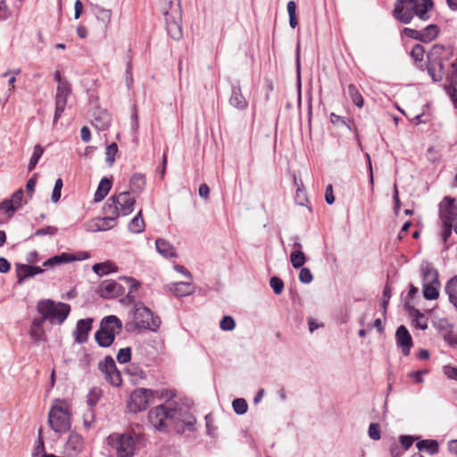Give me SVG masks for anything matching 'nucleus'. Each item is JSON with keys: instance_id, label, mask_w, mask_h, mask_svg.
<instances>
[{"instance_id": "1", "label": "nucleus", "mask_w": 457, "mask_h": 457, "mask_svg": "<svg viewBox=\"0 0 457 457\" xmlns=\"http://www.w3.org/2000/svg\"><path fill=\"white\" fill-rule=\"evenodd\" d=\"M453 55L452 46L435 45L428 54V72L435 82H439L445 75V62Z\"/></svg>"}, {"instance_id": "2", "label": "nucleus", "mask_w": 457, "mask_h": 457, "mask_svg": "<svg viewBox=\"0 0 457 457\" xmlns=\"http://www.w3.org/2000/svg\"><path fill=\"white\" fill-rule=\"evenodd\" d=\"M37 311L51 324L61 325L69 316L71 307L68 303L46 299L37 302Z\"/></svg>"}, {"instance_id": "3", "label": "nucleus", "mask_w": 457, "mask_h": 457, "mask_svg": "<svg viewBox=\"0 0 457 457\" xmlns=\"http://www.w3.org/2000/svg\"><path fill=\"white\" fill-rule=\"evenodd\" d=\"M122 330V323L115 315L104 317L101 322L99 329L95 334V339L100 347H109L113 343L116 335Z\"/></svg>"}, {"instance_id": "4", "label": "nucleus", "mask_w": 457, "mask_h": 457, "mask_svg": "<svg viewBox=\"0 0 457 457\" xmlns=\"http://www.w3.org/2000/svg\"><path fill=\"white\" fill-rule=\"evenodd\" d=\"M133 319L137 328L149 329L156 332L161 325V319L143 303H135L132 309Z\"/></svg>"}, {"instance_id": "5", "label": "nucleus", "mask_w": 457, "mask_h": 457, "mask_svg": "<svg viewBox=\"0 0 457 457\" xmlns=\"http://www.w3.org/2000/svg\"><path fill=\"white\" fill-rule=\"evenodd\" d=\"M172 405L174 403L160 404L148 412V420L156 430L165 432L169 425L172 426V415L176 413Z\"/></svg>"}, {"instance_id": "6", "label": "nucleus", "mask_w": 457, "mask_h": 457, "mask_svg": "<svg viewBox=\"0 0 457 457\" xmlns=\"http://www.w3.org/2000/svg\"><path fill=\"white\" fill-rule=\"evenodd\" d=\"M135 203L129 192H120L109 197L104 204L109 213L127 216L133 212Z\"/></svg>"}, {"instance_id": "7", "label": "nucleus", "mask_w": 457, "mask_h": 457, "mask_svg": "<svg viewBox=\"0 0 457 457\" xmlns=\"http://www.w3.org/2000/svg\"><path fill=\"white\" fill-rule=\"evenodd\" d=\"M106 443L115 451L117 457H132L135 452V441L132 436L124 433H113L106 438Z\"/></svg>"}, {"instance_id": "8", "label": "nucleus", "mask_w": 457, "mask_h": 457, "mask_svg": "<svg viewBox=\"0 0 457 457\" xmlns=\"http://www.w3.org/2000/svg\"><path fill=\"white\" fill-rule=\"evenodd\" d=\"M48 423L55 433L63 434L69 431L71 424L67 408L62 405H54L48 413Z\"/></svg>"}, {"instance_id": "9", "label": "nucleus", "mask_w": 457, "mask_h": 457, "mask_svg": "<svg viewBox=\"0 0 457 457\" xmlns=\"http://www.w3.org/2000/svg\"><path fill=\"white\" fill-rule=\"evenodd\" d=\"M172 409L176 412L172 415V426L177 433L184 434L187 431L193 432L195 430L196 420L189 411L179 408L176 403L172 405Z\"/></svg>"}, {"instance_id": "10", "label": "nucleus", "mask_w": 457, "mask_h": 457, "mask_svg": "<svg viewBox=\"0 0 457 457\" xmlns=\"http://www.w3.org/2000/svg\"><path fill=\"white\" fill-rule=\"evenodd\" d=\"M153 397L154 392L151 389L137 388L130 394L127 408L133 413L144 411L148 407Z\"/></svg>"}, {"instance_id": "11", "label": "nucleus", "mask_w": 457, "mask_h": 457, "mask_svg": "<svg viewBox=\"0 0 457 457\" xmlns=\"http://www.w3.org/2000/svg\"><path fill=\"white\" fill-rule=\"evenodd\" d=\"M98 369L104 374L105 380L110 385L116 387L121 386V375L112 356H105L104 359L98 363Z\"/></svg>"}, {"instance_id": "12", "label": "nucleus", "mask_w": 457, "mask_h": 457, "mask_svg": "<svg viewBox=\"0 0 457 457\" xmlns=\"http://www.w3.org/2000/svg\"><path fill=\"white\" fill-rule=\"evenodd\" d=\"M417 0H397L393 11L394 17L402 23L408 24L411 21Z\"/></svg>"}, {"instance_id": "13", "label": "nucleus", "mask_w": 457, "mask_h": 457, "mask_svg": "<svg viewBox=\"0 0 457 457\" xmlns=\"http://www.w3.org/2000/svg\"><path fill=\"white\" fill-rule=\"evenodd\" d=\"M96 292L102 298L111 299L124 295L125 289L115 280L105 279L99 284Z\"/></svg>"}, {"instance_id": "14", "label": "nucleus", "mask_w": 457, "mask_h": 457, "mask_svg": "<svg viewBox=\"0 0 457 457\" xmlns=\"http://www.w3.org/2000/svg\"><path fill=\"white\" fill-rule=\"evenodd\" d=\"M70 93L71 87L69 84H61L57 86L54 122H56L64 112L67 104V97Z\"/></svg>"}, {"instance_id": "15", "label": "nucleus", "mask_w": 457, "mask_h": 457, "mask_svg": "<svg viewBox=\"0 0 457 457\" xmlns=\"http://www.w3.org/2000/svg\"><path fill=\"white\" fill-rule=\"evenodd\" d=\"M103 212L105 215L103 218L96 219L89 227L91 231H105L115 226V221L119 216L114 213L111 214L106 210V204L103 207Z\"/></svg>"}, {"instance_id": "16", "label": "nucleus", "mask_w": 457, "mask_h": 457, "mask_svg": "<svg viewBox=\"0 0 457 457\" xmlns=\"http://www.w3.org/2000/svg\"><path fill=\"white\" fill-rule=\"evenodd\" d=\"M396 344L404 356L410 354L412 346V338L405 326L401 325L397 328L395 332Z\"/></svg>"}, {"instance_id": "17", "label": "nucleus", "mask_w": 457, "mask_h": 457, "mask_svg": "<svg viewBox=\"0 0 457 457\" xmlns=\"http://www.w3.org/2000/svg\"><path fill=\"white\" fill-rule=\"evenodd\" d=\"M228 104L238 111H245L248 107V102L242 94L239 82L231 86V94L228 98Z\"/></svg>"}, {"instance_id": "18", "label": "nucleus", "mask_w": 457, "mask_h": 457, "mask_svg": "<svg viewBox=\"0 0 457 457\" xmlns=\"http://www.w3.org/2000/svg\"><path fill=\"white\" fill-rule=\"evenodd\" d=\"M93 319L87 318L78 320L76 329L73 331L75 341L78 344H84L87 341L88 333L92 328Z\"/></svg>"}, {"instance_id": "19", "label": "nucleus", "mask_w": 457, "mask_h": 457, "mask_svg": "<svg viewBox=\"0 0 457 457\" xmlns=\"http://www.w3.org/2000/svg\"><path fill=\"white\" fill-rule=\"evenodd\" d=\"M17 282L21 285L25 279L33 278L37 274L44 272V270L38 266L16 263Z\"/></svg>"}, {"instance_id": "20", "label": "nucleus", "mask_w": 457, "mask_h": 457, "mask_svg": "<svg viewBox=\"0 0 457 457\" xmlns=\"http://www.w3.org/2000/svg\"><path fill=\"white\" fill-rule=\"evenodd\" d=\"M83 445V437L79 434L72 432L64 445V452L71 456H75L82 451Z\"/></svg>"}, {"instance_id": "21", "label": "nucleus", "mask_w": 457, "mask_h": 457, "mask_svg": "<svg viewBox=\"0 0 457 457\" xmlns=\"http://www.w3.org/2000/svg\"><path fill=\"white\" fill-rule=\"evenodd\" d=\"M111 115L106 110L97 109L94 112L92 125L98 130L104 131L111 125Z\"/></svg>"}, {"instance_id": "22", "label": "nucleus", "mask_w": 457, "mask_h": 457, "mask_svg": "<svg viewBox=\"0 0 457 457\" xmlns=\"http://www.w3.org/2000/svg\"><path fill=\"white\" fill-rule=\"evenodd\" d=\"M421 277L423 284L436 285L440 284L438 279V272L429 262L422 263Z\"/></svg>"}, {"instance_id": "23", "label": "nucleus", "mask_w": 457, "mask_h": 457, "mask_svg": "<svg viewBox=\"0 0 457 457\" xmlns=\"http://www.w3.org/2000/svg\"><path fill=\"white\" fill-rule=\"evenodd\" d=\"M177 16L178 15L175 14L165 16L167 32L169 36L174 40H179L182 37V28L179 22L174 21Z\"/></svg>"}, {"instance_id": "24", "label": "nucleus", "mask_w": 457, "mask_h": 457, "mask_svg": "<svg viewBox=\"0 0 457 457\" xmlns=\"http://www.w3.org/2000/svg\"><path fill=\"white\" fill-rule=\"evenodd\" d=\"M169 289L177 297H183L193 294L194 286L190 282H177L169 285Z\"/></svg>"}, {"instance_id": "25", "label": "nucleus", "mask_w": 457, "mask_h": 457, "mask_svg": "<svg viewBox=\"0 0 457 457\" xmlns=\"http://www.w3.org/2000/svg\"><path fill=\"white\" fill-rule=\"evenodd\" d=\"M162 12L164 16L170 14L180 15V0H160Z\"/></svg>"}, {"instance_id": "26", "label": "nucleus", "mask_w": 457, "mask_h": 457, "mask_svg": "<svg viewBox=\"0 0 457 457\" xmlns=\"http://www.w3.org/2000/svg\"><path fill=\"white\" fill-rule=\"evenodd\" d=\"M157 252L165 258H172L176 256V251L168 241L158 238L155 241Z\"/></svg>"}, {"instance_id": "27", "label": "nucleus", "mask_w": 457, "mask_h": 457, "mask_svg": "<svg viewBox=\"0 0 457 457\" xmlns=\"http://www.w3.org/2000/svg\"><path fill=\"white\" fill-rule=\"evenodd\" d=\"M409 313L413 318L414 326L421 330L428 328V319L415 307H409Z\"/></svg>"}, {"instance_id": "28", "label": "nucleus", "mask_w": 457, "mask_h": 457, "mask_svg": "<svg viewBox=\"0 0 457 457\" xmlns=\"http://www.w3.org/2000/svg\"><path fill=\"white\" fill-rule=\"evenodd\" d=\"M112 188V180L106 177L103 178L98 185V187L95 193V202H101L108 195Z\"/></svg>"}, {"instance_id": "29", "label": "nucleus", "mask_w": 457, "mask_h": 457, "mask_svg": "<svg viewBox=\"0 0 457 457\" xmlns=\"http://www.w3.org/2000/svg\"><path fill=\"white\" fill-rule=\"evenodd\" d=\"M445 200L448 202L449 206L446 208V210L440 211L441 220L444 224V227L449 226V227L453 228V215H454L453 209L454 200L450 197H445Z\"/></svg>"}, {"instance_id": "30", "label": "nucleus", "mask_w": 457, "mask_h": 457, "mask_svg": "<svg viewBox=\"0 0 457 457\" xmlns=\"http://www.w3.org/2000/svg\"><path fill=\"white\" fill-rule=\"evenodd\" d=\"M93 271L98 276L108 275L118 270V267L111 261L96 263L92 267Z\"/></svg>"}, {"instance_id": "31", "label": "nucleus", "mask_w": 457, "mask_h": 457, "mask_svg": "<svg viewBox=\"0 0 457 457\" xmlns=\"http://www.w3.org/2000/svg\"><path fill=\"white\" fill-rule=\"evenodd\" d=\"M433 8L432 0H422L421 3L417 1V7H415L414 15H417L420 20L427 21L429 18L428 12Z\"/></svg>"}, {"instance_id": "32", "label": "nucleus", "mask_w": 457, "mask_h": 457, "mask_svg": "<svg viewBox=\"0 0 457 457\" xmlns=\"http://www.w3.org/2000/svg\"><path fill=\"white\" fill-rule=\"evenodd\" d=\"M419 451H426L430 454L438 453L439 445L438 442L435 439H424L417 442L416 444Z\"/></svg>"}, {"instance_id": "33", "label": "nucleus", "mask_w": 457, "mask_h": 457, "mask_svg": "<svg viewBox=\"0 0 457 457\" xmlns=\"http://www.w3.org/2000/svg\"><path fill=\"white\" fill-rule=\"evenodd\" d=\"M445 293L449 297L450 303L457 308V275L446 283Z\"/></svg>"}, {"instance_id": "34", "label": "nucleus", "mask_w": 457, "mask_h": 457, "mask_svg": "<svg viewBox=\"0 0 457 457\" xmlns=\"http://www.w3.org/2000/svg\"><path fill=\"white\" fill-rule=\"evenodd\" d=\"M128 228L130 232L139 234L145 229V221L142 218V211L140 210L137 215L129 221Z\"/></svg>"}, {"instance_id": "35", "label": "nucleus", "mask_w": 457, "mask_h": 457, "mask_svg": "<svg viewBox=\"0 0 457 457\" xmlns=\"http://www.w3.org/2000/svg\"><path fill=\"white\" fill-rule=\"evenodd\" d=\"M145 178L141 173H135L130 179V189L133 193H140L145 187Z\"/></svg>"}, {"instance_id": "36", "label": "nucleus", "mask_w": 457, "mask_h": 457, "mask_svg": "<svg viewBox=\"0 0 457 457\" xmlns=\"http://www.w3.org/2000/svg\"><path fill=\"white\" fill-rule=\"evenodd\" d=\"M421 32V42L428 43L435 39L438 33L439 29L435 24H430L427 26L424 29L420 30Z\"/></svg>"}, {"instance_id": "37", "label": "nucleus", "mask_w": 457, "mask_h": 457, "mask_svg": "<svg viewBox=\"0 0 457 457\" xmlns=\"http://www.w3.org/2000/svg\"><path fill=\"white\" fill-rule=\"evenodd\" d=\"M439 287L440 284L436 285H428V284H423L422 285V293L423 296L427 300H436L439 296Z\"/></svg>"}, {"instance_id": "38", "label": "nucleus", "mask_w": 457, "mask_h": 457, "mask_svg": "<svg viewBox=\"0 0 457 457\" xmlns=\"http://www.w3.org/2000/svg\"><path fill=\"white\" fill-rule=\"evenodd\" d=\"M94 13L97 19V21L104 23L105 26H108V24L111 21L112 18V12L109 9H104L101 6L96 5L94 7Z\"/></svg>"}, {"instance_id": "39", "label": "nucleus", "mask_w": 457, "mask_h": 457, "mask_svg": "<svg viewBox=\"0 0 457 457\" xmlns=\"http://www.w3.org/2000/svg\"><path fill=\"white\" fill-rule=\"evenodd\" d=\"M347 94L349 95L351 100L356 106H358L359 108H361L363 106V97L359 92L358 88L353 84L348 85Z\"/></svg>"}, {"instance_id": "40", "label": "nucleus", "mask_w": 457, "mask_h": 457, "mask_svg": "<svg viewBox=\"0 0 457 457\" xmlns=\"http://www.w3.org/2000/svg\"><path fill=\"white\" fill-rule=\"evenodd\" d=\"M290 262L295 269H299L303 266L306 262L305 255L302 250H295L290 254Z\"/></svg>"}, {"instance_id": "41", "label": "nucleus", "mask_w": 457, "mask_h": 457, "mask_svg": "<svg viewBox=\"0 0 457 457\" xmlns=\"http://www.w3.org/2000/svg\"><path fill=\"white\" fill-rule=\"evenodd\" d=\"M44 151H45L44 147H42L40 145H36L34 146V150H33L31 158L29 160V165H28L29 171H31L35 169L38 161L40 160L41 156L43 155Z\"/></svg>"}, {"instance_id": "42", "label": "nucleus", "mask_w": 457, "mask_h": 457, "mask_svg": "<svg viewBox=\"0 0 457 457\" xmlns=\"http://www.w3.org/2000/svg\"><path fill=\"white\" fill-rule=\"evenodd\" d=\"M118 153V145L116 143H112L106 146L105 149V162L108 166H112L115 162V155Z\"/></svg>"}, {"instance_id": "43", "label": "nucleus", "mask_w": 457, "mask_h": 457, "mask_svg": "<svg viewBox=\"0 0 457 457\" xmlns=\"http://www.w3.org/2000/svg\"><path fill=\"white\" fill-rule=\"evenodd\" d=\"M234 411L238 415H243L247 412L248 404L244 398H236L232 402Z\"/></svg>"}, {"instance_id": "44", "label": "nucleus", "mask_w": 457, "mask_h": 457, "mask_svg": "<svg viewBox=\"0 0 457 457\" xmlns=\"http://www.w3.org/2000/svg\"><path fill=\"white\" fill-rule=\"evenodd\" d=\"M102 395V391L98 387L92 388L88 395H87V403L89 406H95L98 401L100 400Z\"/></svg>"}, {"instance_id": "45", "label": "nucleus", "mask_w": 457, "mask_h": 457, "mask_svg": "<svg viewBox=\"0 0 457 457\" xmlns=\"http://www.w3.org/2000/svg\"><path fill=\"white\" fill-rule=\"evenodd\" d=\"M30 338L34 342L45 341L46 340V333L44 328H35L30 326L29 329Z\"/></svg>"}, {"instance_id": "46", "label": "nucleus", "mask_w": 457, "mask_h": 457, "mask_svg": "<svg viewBox=\"0 0 457 457\" xmlns=\"http://www.w3.org/2000/svg\"><path fill=\"white\" fill-rule=\"evenodd\" d=\"M131 359V348L125 347L119 350L117 353V361L120 364L127 363Z\"/></svg>"}, {"instance_id": "47", "label": "nucleus", "mask_w": 457, "mask_h": 457, "mask_svg": "<svg viewBox=\"0 0 457 457\" xmlns=\"http://www.w3.org/2000/svg\"><path fill=\"white\" fill-rule=\"evenodd\" d=\"M424 54H425V49L420 44H416L415 46H413V47L411 51V56L416 62L423 61Z\"/></svg>"}, {"instance_id": "48", "label": "nucleus", "mask_w": 457, "mask_h": 457, "mask_svg": "<svg viewBox=\"0 0 457 457\" xmlns=\"http://www.w3.org/2000/svg\"><path fill=\"white\" fill-rule=\"evenodd\" d=\"M236 322L231 316H224L220 323V328L224 331H231L235 328Z\"/></svg>"}, {"instance_id": "49", "label": "nucleus", "mask_w": 457, "mask_h": 457, "mask_svg": "<svg viewBox=\"0 0 457 457\" xmlns=\"http://www.w3.org/2000/svg\"><path fill=\"white\" fill-rule=\"evenodd\" d=\"M63 186L62 179L61 178L57 179L54 183V187L53 189L51 200L54 203H57L61 198V191Z\"/></svg>"}, {"instance_id": "50", "label": "nucleus", "mask_w": 457, "mask_h": 457, "mask_svg": "<svg viewBox=\"0 0 457 457\" xmlns=\"http://www.w3.org/2000/svg\"><path fill=\"white\" fill-rule=\"evenodd\" d=\"M270 286L276 295H280L284 289V282L278 277H272L270 280Z\"/></svg>"}, {"instance_id": "51", "label": "nucleus", "mask_w": 457, "mask_h": 457, "mask_svg": "<svg viewBox=\"0 0 457 457\" xmlns=\"http://www.w3.org/2000/svg\"><path fill=\"white\" fill-rule=\"evenodd\" d=\"M369 436L372 440H379L381 437L380 426L378 423H371L369 427Z\"/></svg>"}, {"instance_id": "52", "label": "nucleus", "mask_w": 457, "mask_h": 457, "mask_svg": "<svg viewBox=\"0 0 457 457\" xmlns=\"http://www.w3.org/2000/svg\"><path fill=\"white\" fill-rule=\"evenodd\" d=\"M312 279L313 276L310 269L302 267L299 273V280L303 284H309L312 281Z\"/></svg>"}, {"instance_id": "53", "label": "nucleus", "mask_w": 457, "mask_h": 457, "mask_svg": "<svg viewBox=\"0 0 457 457\" xmlns=\"http://www.w3.org/2000/svg\"><path fill=\"white\" fill-rule=\"evenodd\" d=\"M56 233H57V228L53 227V226H46L45 228L37 229L34 232L33 237H41V236H46V235L54 236Z\"/></svg>"}, {"instance_id": "54", "label": "nucleus", "mask_w": 457, "mask_h": 457, "mask_svg": "<svg viewBox=\"0 0 457 457\" xmlns=\"http://www.w3.org/2000/svg\"><path fill=\"white\" fill-rule=\"evenodd\" d=\"M443 372L447 378L457 381V367L445 365L443 367Z\"/></svg>"}, {"instance_id": "55", "label": "nucleus", "mask_w": 457, "mask_h": 457, "mask_svg": "<svg viewBox=\"0 0 457 457\" xmlns=\"http://www.w3.org/2000/svg\"><path fill=\"white\" fill-rule=\"evenodd\" d=\"M428 373V370H420L409 372V378H412L416 383H423V376Z\"/></svg>"}, {"instance_id": "56", "label": "nucleus", "mask_w": 457, "mask_h": 457, "mask_svg": "<svg viewBox=\"0 0 457 457\" xmlns=\"http://www.w3.org/2000/svg\"><path fill=\"white\" fill-rule=\"evenodd\" d=\"M414 441H415V437L412 436H401L399 437V442L403 450L409 449L412 445Z\"/></svg>"}, {"instance_id": "57", "label": "nucleus", "mask_w": 457, "mask_h": 457, "mask_svg": "<svg viewBox=\"0 0 457 457\" xmlns=\"http://www.w3.org/2000/svg\"><path fill=\"white\" fill-rule=\"evenodd\" d=\"M0 209L6 212L12 213L18 210L17 205H14L13 203H12V201H10L9 199L4 200L0 204Z\"/></svg>"}, {"instance_id": "58", "label": "nucleus", "mask_w": 457, "mask_h": 457, "mask_svg": "<svg viewBox=\"0 0 457 457\" xmlns=\"http://www.w3.org/2000/svg\"><path fill=\"white\" fill-rule=\"evenodd\" d=\"M403 33L405 34V36H407V37H409L411 38H414V39H417L419 41H421V32H420V30H417V29H411V28H404Z\"/></svg>"}, {"instance_id": "59", "label": "nucleus", "mask_w": 457, "mask_h": 457, "mask_svg": "<svg viewBox=\"0 0 457 457\" xmlns=\"http://www.w3.org/2000/svg\"><path fill=\"white\" fill-rule=\"evenodd\" d=\"M22 198H23V190L19 189L12 194L11 199H9V200L12 201V203H13L14 205H17V209H19V207L21 204Z\"/></svg>"}, {"instance_id": "60", "label": "nucleus", "mask_w": 457, "mask_h": 457, "mask_svg": "<svg viewBox=\"0 0 457 457\" xmlns=\"http://www.w3.org/2000/svg\"><path fill=\"white\" fill-rule=\"evenodd\" d=\"M330 121L333 123V124H342L344 126H345L349 130L352 129L351 126L345 120V119L339 115H337L335 114L334 112H332L330 114Z\"/></svg>"}, {"instance_id": "61", "label": "nucleus", "mask_w": 457, "mask_h": 457, "mask_svg": "<svg viewBox=\"0 0 457 457\" xmlns=\"http://www.w3.org/2000/svg\"><path fill=\"white\" fill-rule=\"evenodd\" d=\"M306 201H307V198L305 196L303 189L301 188L300 187H298V188H296V193H295V202L299 205H304Z\"/></svg>"}, {"instance_id": "62", "label": "nucleus", "mask_w": 457, "mask_h": 457, "mask_svg": "<svg viewBox=\"0 0 457 457\" xmlns=\"http://www.w3.org/2000/svg\"><path fill=\"white\" fill-rule=\"evenodd\" d=\"M60 263H68L76 261V255L69 253H62L58 254Z\"/></svg>"}, {"instance_id": "63", "label": "nucleus", "mask_w": 457, "mask_h": 457, "mask_svg": "<svg viewBox=\"0 0 457 457\" xmlns=\"http://www.w3.org/2000/svg\"><path fill=\"white\" fill-rule=\"evenodd\" d=\"M452 230L453 228L447 226L444 227L443 232H442V238L444 241V244L445 245V249H448L450 246V244L448 243V238L452 236Z\"/></svg>"}, {"instance_id": "64", "label": "nucleus", "mask_w": 457, "mask_h": 457, "mask_svg": "<svg viewBox=\"0 0 457 457\" xmlns=\"http://www.w3.org/2000/svg\"><path fill=\"white\" fill-rule=\"evenodd\" d=\"M403 454V449L395 442L390 445V455L391 457H401Z\"/></svg>"}]
</instances>
